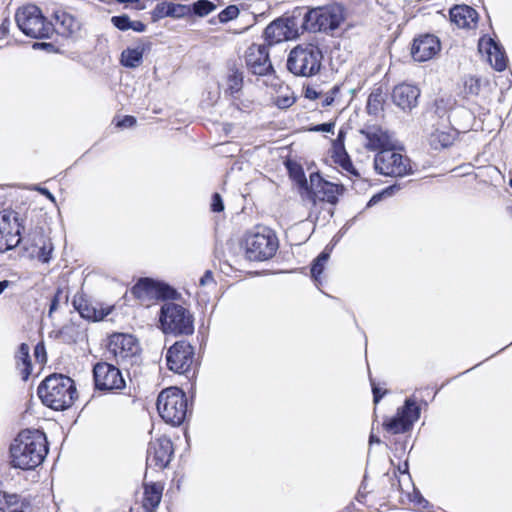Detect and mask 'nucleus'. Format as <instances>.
I'll return each instance as SVG.
<instances>
[{"mask_svg":"<svg viewBox=\"0 0 512 512\" xmlns=\"http://www.w3.org/2000/svg\"><path fill=\"white\" fill-rule=\"evenodd\" d=\"M48 442L44 432L24 429L10 446L11 465L22 470H33L41 465L48 454Z\"/></svg>","mask_w":512,"mask_h":512,"instance_id":"f257e3e1","label":"nucleus"},{"mask_svg":"<svg viewBox=\"0 0 512 512\" xmlns=\"http://www.w3.org/2000/svg\"><path fill=\"white\" fill-rule=\"evenodd\" d=\"M49 234L50 229L46 213L41 209L33 208L19 247L29 258L48 263L52 258L54 249Z\"/></svg>","mask_w":512,"mask_h":512,"instance_id":"f03ea898","label":"nucleus"},{"mask_svg":"<svg viewBox=\"0 0 512 512\" xmlns=\"http://www.w3.org/2000/svg\"><path fill=\"white\" fill-rule=\"evenodd\" d=\"M37 395L43 405L54 411H65L78 399L75 381L62 373L46 376L38 385Z\"/></svg>","mask_w":512,"mask_h":512,"instance_id":"7ed1b4c3","label":"nucleus"},{"mask_svg":"<svg viewBox=\"0 0 512 512\" xmlns=\"http://www.w3.org/2000/svg\"><path fill=\"white\" fill-rule=\"evenodd\" d=\"M32 209L19 205L0 210V253L20 246Z\"/></svg>","mask_w":512,"mask_h":512,"instance_id":"20e7f679","label":"nucleus"},{"mask_svg":"<svg viewBox=\"0 0 512 512\" xmlns=\"http://www.w3.org/2000/svg\"><path fill=\"white\" fill-rule=\"evenodd\" d=\"M105 348L107 359L125 369L141 361V344L133 334L113 332L107 336Z\"/></svg>","mask_w":512,"mask_h":512,"instance_id":"39448f33","label":"nucleus"},{"mask_svg":"<svg viewBox=\"0 0 512 512\" xmlns=\"http://www.w3.org/2000/svg\"><path fill=\"white\" fill-rule=\"evenodd\" d=\"M164 301L160 308L159 323L166 335L188 336L194 333V316L185 302Z\"/></svg>","mask_w":512,"mask_h":512,"instance_id":"423d86ee","label":"nucleus"},{"mask_svg":"<svg viewBox=\"0 0 512 512\" xmlns=\"http://www.w3.org/2000/svg\"><path fill=\"white\" fill-rule=\"evenodd\" d=\"M134 300L144 307H150L158 301L181 300L182 295L168 283L150 277H141L130 288Z\"/></svg>","mask_w":512,"mask_h":512,"instance_id":"0eeeda50","label":"nucleus"},{"mask_svg":"<svg viewBox=\"0 0 512 512\" xmlns=\"http://www.w3.org/2000/svg\"><path fill=\"white\" fill-rule=\"evenodd\" d=\"M373 165L376 173L385 177L403 178L413 174V164L403 147L395 144L375 154Z\"/></svg>","mask_w":512,"mask_h":512,"instance_id":"6e6552de","label":"nucleus"},{"mask_svg":"<svg viewBox=\"0 0 512 512\" xmlns=\"http://www.w3.org/2000/svg\"><path fill=\"white\" fill-rule=\"evenodd\" d=\"M323 53L314 43H301L289 53L287 69L295 76L312 77L320 72Z\"/></svg>","mask_w":512,"mask_h":512,"instance_id":"1a4fd4ad","label":"nucleus"},{"mask_svg":"<svg viewBox=\"0 0 512 512\" xmlns=\"http://www.w3.org/2000/svg\"><path fill=\"white\" fill-rule=\"evenodd\" d=\"M243 247L250 261H266L276 254L279 240L272 229L258 226L246 233Z\"/></svg>","mask_w":512,"mask_h":512,"instance_id":"9d476101","label":"nucleus"},{"mask_svg":"<svg viewBox=\"0 0 512 512\" xmlns=\"http://www.w3.org/2000/svg\"><path fill=\"white\" fill-rule=\"evenodd\" d=\"M15 20L19 29L28 37L49 39L54 33V26L42 13L41 9L28 4L17 9Z\"/></svg>","mask_w":512,"mask_h":512,"instance_id":"9b49d317","label":"nucleus"},{"mask_svg":"<svg viewBox=\"0 0 512 512\" xmlns=\"http://www.w3.org/2000/svg\"><path fill=\"white\" fill-rule=\"evenodd\" d=\"M166 364L170 371L194 378L198 366L194 346L186 340L176 341L166 352Z\"/></svg>","mask_w":512,"mask_h":512,"instance_id":"f8f14e48","label":"nucleus"},{"mask_svg":"<svg viewBox=\"0 0 512 512\" xmlns=\"http://www.w3.org/2000/svg\"><path fill=\"white\" fill-rule=\"evenodd\" d=\"M345 20L344 9L340 5H327L310 9L304 17L303 26L309 31H333Z\"/></svg>","mask_w":512,"mask_h":512,"instance_id":"ddd939ff","label":"nucleus"},{"mask_svg":"<svg viewBox=\"0 0 512 512\" xmlns=\"http://www.w3.org/2000/svg\"><path fill=\"white\" fill-rule=\"evenodd\" d=\"M310 185L304 188L302 197L307 199L312 206L318 203H328L335 206L339 197L345 192L343 184H336L325 180L319 173H312L310 175Z\"/></svg>","mask_w":512,"mask_h":512,"instance_id":"4468645a","label":"nucleus"},{"mask_svg":"<svg viewBox=\"0 0 512 512\" xmlns=\"http://www.w3.org/2000/svg\"><path fill=\"white\" fill-rule=\"evenodd\" d=\"M156 408L159 416H187V413H191L186 394L176 387L164 389L159 393Z\"/></svg>","mask_w":512,"mask_h":512,"instance_id":"2eb2a0df","label":"nucleus"},{"mask_svg":"<svg viewBox=\"0 0 512 512\" xmlns=\"http://www.w3.org/2000/svg\"><path fill=\"white\" fill-rule=\"evenodd\" d=\"M93 380L95 389L99 391L122 390L126 385L120 369L106 361L93 366Z\"/></svg>","mask_w":512,"mask_h":512,"instance_id":"dca6fc26","label":"nucleus"},{"mask_svg":"<svg viewBox=\"0 0 512 512\" xmlns=\"http://www.w3.org/2000/svg\"><path fill=\"white\" fill-rule=\"evenodd\" d=\"M72 305L83 319L93 322L102 321L115 309L114 305H106L92 300L82 290L73 296Z\"/></svg>","mask_w":512,"mask_h":512,"instance_id":"f3484780","label":"nucleus"},{"mask_svg":"<svg viewBox=\"0 0 512 512\" xmlns=\"http://www.w3.org/2000/svg\"><path fill=\"white\" fill-rule=\"evenodd\" d=\"M244 59L248 71L254 75L266 76L274 71L269 58V47L265 44L250 45Z\"/></svg>","mask_w":512,"mask_h":512,"instance_id":"a211bd4d","label":"nucleus"},{"mask_svg":"<svg viewBox=\"0 0 512 512\" xmlns=\"http://www.w3.org/2000/svg\"><path fill=\"white\" fill-rule=\"evenodd\" d=\"M436 392L432 388L425 387L416 389L404 401V404L397 408L394 416H420L427 411L429 402L435 397Z\"/></svg>","mask_w":512,"mask_h":512,"instance_id":"6ab92c4d","label":"nucleus"},{"mask_svg":"<svg viewBox=\"0 0 512 512\" xmlns=\"http://www.w3.org/2000/svg\"><path fill=\"white\" fill-rule=\"evenodd\" d=\"M174 448L172 441L167 437H160L152 441L147 451V465L156 469H164L172 460Z\"/></svg>","mask_w":512,"mask_h":512,"instance_id":"aec40b11","label":"nucleus"},{"mask_svg":"<svg viewBox=\"0 0 512 512\" xmlns=\"http://www.w3.org/2000/svg\"><path fill=\"white\" fill-rule=\"evenodd\" d=\"M367 151L376 152L393 145L392 133L378 124H367L360 130Z\"/></svg>","mask_w":512,"mask_h":512,"instance_id":"412c9836","label":"nucleus"},{"mask_svg":"<svg viewBox=\"0 0 512 512\" xmlns=\"http://www.w3.org/2000/svg\"><path fill=\"white\" fill-rule=\"evenodd\" d=\"M294 22L290 18H278L264 29L263 37L270 47L276 43L296 37L297 31L293 28Z\"/></svg>","mask_w":512,"mask_h":512,"instance_id":"4be33fe9","label":"nucleus"},{"mask_svg":"<svg viewBox=\"0 0 512 512\" xmlns=\"http://www.w3.org/2000/svg\"><path fill=\"white\" fill-rule=\"evenodd\" d=\"M421 90L418 86L402 82L394 86L392 102L404 112H410L418 105Z\"/></svg>","mask_w":512,"mask_h":512,"instance_id":"5701e85b","label":"nucleus"},{"mask_svg":"<svg viewBox=\"0 0 512 512\" xmlns=\"http://www.w3.org/2000/svg\"><path fill=\"white\" fill-rule=\"evenodd\" d=\"M439 39L432 34H421L414 38L411 47V56L415 61L425 62L440 52Z\"/></svg>","mask_w":512,"mask_h":512,"instance_id":"b1692460","label":"nucleus"},{"mask_svg":"<svg viewBox=\"0 0 512 512\" xmlns=\"http://www.w3.org/2000/svg\"><path fill=\"white\" fill-rule=\"evenodd\" d=\"M478 50L486 55L487 61L497 71H503L507 67L508 59L504 49L492 38L483 36L479 39Z\"/></svg>","mask_w":512,"mask_h":512,"instance_id":"393cba45","label":"nucleus"},{"mask_svg":"<svg viewBox=\"0 0 512 512\" xmlns=\"http://www.w3.org/2000/svg\"><path fill=\"white\" fill-rule=\"evenodd\" d=\"M54 32L63 37H72L81 29V22L65 9H56L52 13Z\"/></svg>","mask_w":512,"mask_h":512,"instance_id":"a878e982","label":"nucleus"},{"mask_svg":"<svg viewBox=\"0 0 512 512\" xmlns=\"http://www.w3.org/2000/svg\"><path fill=\"white\" fill-rule=\"evenodd\" d=\"M450 21L461 29H475L478 24V12L468 5H455L450 11Z\"/></svg>","mask_w":512,"mask_h":512,"instance_id":"bb28decb","label":"nucleus"},{"mask_svg":"<svg viewBox=\"0 0 512 512\" xmlns=\"http://www.w3.org/2000/svg\"><path fill=\"white\" fill-rule=\"evenodd\" d=\"M458 137L456 130L447 128L436 129L428 137L429 146L434 150H442L451 147Z\"/></svg>","mask_w":512,"mask_h":512,"instance_id":"cd10ccee","label":"nucleus"},{"mask_svg":"<svg viewBox=\"0 0 512 512\" xmlns=\"http://www.w3.org/2000/svg\"><path fill=\"white\" fill-rule=\"evenodd\" d=\"M151 43L146 41L142 42L135 48H127L122 51L120 57V63L127 68H136L142 64L143 55L146 51H149Z\"/></svg>","mask_w":512,"mask_h":512,"instance_id":"c85d7f7f","label":"nucleus"},{"mask_svg":"<svg viewBox=\"0 0 512 512\" xmlns=\"http://www.w3.org/2000/svg\"><path fill=\"white\" fill-rule=\"evenodd\" d=\"M244 86V74L235 65L228 68L227 75L225 77V88L224 95L226 97H234V95L240 94Z\"/></svg>","mask_w":512,"mask_h":512,"instance_id":"c756f323","label":"nucleus"},{"mask_svg":"<svg viewBox=\"0 0 512 512\" xmlns=\"http://www.w3.org/2000/svg\"><path fill=\"white\" fill-rule=\"evenodd\" d=\"M15 366L23 381H27L32 373V362L28 344L21 343L14 355Z\"/></svg>","mask_w":512,"mask_h":512,"instance_id":"7c9ffc66","label":"nucleus"},{"mask_svg":"<svg viewBox=\"0 0 512 512\" xmlns=\"http://www.w3.org/2000/svg\"><path fill=\"white\" fill-rule=\"evenodd\" d=\"M386 99L382 86L375 87L368 96L366 111L369 115L379 116L384 112Z\"/></svg>","mask_w":512,"mask_h":512,"instance_id":"2f4dec72","label":"nucleus"},{"mask_svg":"<svg viewBox=\"0 0 512 512\" xmlns=\"http://www.w3.org/2000/svg\"><path fill=\"white\" fill-rule=\"evenodd\" d=\"M163 486L159 483L147 484L144 487L143 507L152 512L158 507L162 498Z\"/></svg>","mask_w":512,"mask_h":512,"instance_id":"473e14b6","label":"nucleus"},{"mask_svg":"<svg viewBox=\"0 0 512 512\" xmlns=\"http://www.w3.org/2000/svg\"><path fill=\"white\" fill-rule=\"evenodd\" d=\"M380 425L383 432L389 435H396L410 430L413 422L411 418H385Z\"/></svg>","mask_w":512,"mask_h":512,"instance_id":"72a5a7b5","label":"nucleus"},{"mask_svg":"<svg viewBox=\"0 0 512 512\" xmlns=\"http://www.w3.org/2000/svg\"><path fill=\"white\" fill-rule=\"evenodd\" d=\"M331 159L334 162V164L338 165L346 174L357 178L360 177L346 149L339 151H331Z\"/></svg>","mask_w":512,"mask_h":512,"instance_id":"f704fd0d","label":"nucleus"},{"mask_svg":"<svg viewBox=\"0 0 512 512\" xmlns=\"http://www.w3.org/2000/svg\"><path fill=\"white\" fill-rule=\"evenodd\" d=\"M0 512H28V505L15 494H3L0 498Z\"/></svg>","mask_w":512,"mask_h":512,"instance_id":"c9c22d12","label":"nucleus"},{"mask_svg":"<svg viewBox=\"0 0 512 512\" xmlns=\"http://www.w3.org/2000/svg\"><path fill=\"white\" fill-rule=\"evenodd\" d=\"M284 164L290 179L302 189L307 187L308 182L302 165L292 159H287Z\"/></svg>","mask_w":512,"mask_h":512,"instance_id":"e433bc0d","label":"nucleus"},{"mask_svg":"<svg viewBox=\"0 0 512 512\" xmlns=\"http://www.w3.org/2000/svg\"><path fill=\"white\" fill-rule=\"evenodd\" d=\"M330 257V251L325 248L312 262L311 265V277L315 281V283L321 284V275L324 271L325 265Z\"/></svg>","mask_w":512,"mask_h":512,"instance_id":"4c0bfd02","label":"nucleus"},{"mask_svg":"<svg viewBox=\"0 0 512 512\" xmlns=\"http://www.w3.org/2000/svg\"><path fill=\"white\" fill-rule=\"evenodd\" d=\"M190 17H205L216 10L217 5L209 0H198L189 4Z\"/></svg>","mask_w":512,"mask_h":512,"instance_id":"58836bf2","label":"nucleus"},{"mask_svg":"<svg viewBox=\"0 0 512 512\" xmlns=\"http://www.w3.org/2000/svg\"><path fill=\"white\" fill-rule=\"evenodd\" d=\"M481 90V80L476 76H466L463 79L462 94L464 98L479 95Z\"/></svg>","mask_w":512,"mask_h":512,"instance_id":"ea45409f","label":"nucleus"},{"mask_svg":"<svg viewBox=\"0 0 512 512\" xmlns=\"http://www.w3.org/2000/svg\"><path fill=\"white\" fill-rule=\"evenodd\" d=\"M169 7L170 2L165 0L159 2L150 12L151 22L155 23L165 17H170Z\"/></svg>","mask_w":512,"mask_h":512,"instance_id":"a19ab883","label":"nucleus"},{"mask_svg":"<svg viewBox=\"0 0 512 512\" xmlns=\"http://www.w3.org/2000/svg\"><path fill=\"white\" fill-rule=\"evenodd\" d=\"M240 14V10L237 5H229L223 9L218 15L217 19L220 23L225 24L231 20L236 19Z\"/></svg>","mask_w":512,"mask_h":512,"instance_id":"79ce46f5","label":"nucleus"},{"mask_svg":"<svg viewBox=\"0 0 512 512\" xmlns=\"http://www.w3.org/2000/svg\"><path fill=\"white\" fill-rule=\"evenodd\" d=\"M169 11L172 18L190 17L189 5L170 2Z\"/></svg>","mask_w":512,"mask_h":512,"instance_id":"37998d69","label":"nucleus"},{"mask_svg":"<svg viewBox=\"0 0 512 512\" xmlns=\"http://www.w3.org/2000/svg\"><path fill=\"white\" fill-rule=\"evenodd\" d=\"M231 99V104L237 110L241 112H250L253 109L254 103L249 99H241L240 95H234V97H229Z\"/></svg>","mask_w":512,"mask_h":512,"instance_id":"c03bdc74","label":"nucleus"},{"mask_svg":"<svg viewBox=\"0 0 512 512\" xmlns=\"http://www.w3.org/2000/svg\"><path fill=\"white\" fill-rule=\"evenodd\" d=\"M114 126L118 129L131 128L136 125L137 120L132 115L115 116L112 120Z\"/></svg>","mask_w":512,"mask_h":512,"instance_id":"a18cd8bd","label":"nucleus"},{"mask_svg":"<svg viewBox=\"0 0 512 512\" xmlns=\"http://www.w3.org/2000/svg\"><path fill=\"white\" fill-rule=\"evenodd\" d=\"M370 383L373 393V403L376 407L380 400L388 393V390L385 388V384L381 385L373 379H370Z\"/></svg>","mask_w":512,"mask_h":512,"instance_id":"49530a36","label":"nucleus"},{"mask_svg":"<svg viewBox=\"0 0 512 512\" xmlns=\"http://www.w3.org/2000/svg\"><path fill=\"white\" fill-rule=\"evenodd\" d=\"M111 23L120 31H127L131 27V20L126 14L113 16L111 18Z\"/></svg>","mask_w":512,"mask_h":512,"instance_id":"de8ad7c7","label":"nucleus"},{"mask_svg":"<svg viewBox=\"0 0 512 512\" xmlns=\"http://www.w3.org/2000/svg\"><path fill=\"white\" fill-rule=\"evenodd\" d=\"M118 3L125 4L124 8L132 10H144L151 0H115Z\"/></svg>","mask_w":512,"mask_h":512,"instance_id":"09e8293b","label":"nucleus"},{"mask_svg":"<svg viewBox=\"0 0 512 512\" xmlns=\"http://www.w3.org/2000/svg\"><path fill=\"white\" fill-rule=\"evenodd\" d=\"M339 93H340V85H334L328 92H326L323 95L321 106L322 107L331 106L334 103L336 97L339 95Z\"/></svg>","mask_w":512,"mask_h":512,"instance_id":"8fccbe9b","label":"nucleus"},{"mask_svg":"<svg viewBox=\"0 0 512 512\" xmlns=\"http://www.w3.org/2000/svg\"><path fill=\"white\" fill-rule=\"evenodd\" d=\"M34 357L36 362L41 365H44L47 362V352L43 341H40L34 347Z\"/></svg>","mask_w":512,"mask_h":512,"instance_id":"3c124183","label":"nucleus"},{"mask_svg":"<svg viewBox=\"0 0 512 512\" xmlns=\"http://www.w3.org/2000/svg\"><path fill=\"white\" fill-rule=\"evenodd\" d=\"M335 125H336V121L332 120L330 122H326V123H322V124H317V125L311 126V127H309L307 129V131H309V132H328V133H333Z\"/></svg>","mask_w":512,"mask_h":512,"instance_id":"603ef678","label":"nucleus"},{"mask_svg":"<svg viewBox=\"0 0 512 512\" xmlns=\"http://www.w3.org/2000/svg\"><path fill=\"white\" fill-rule=\"evenodd\" d=\"M63 295V289L58 287L55 291L54 296L51 299L48 315L51 316L57 309L61 300V297Z\"/></svg>","mask_w":512,"mask_h":512,"instance_id":"864d4df0","label":"nucleus"},{"mask_svg":"<svg viewBox=\"0 0 512 512\" xmlns=\"http://www.w3.org/2000/svg\"><path fill=\"white\" fill-rule=\"evenodd\" d=\"M211 211L220 213L224 210V203L219 193H214L211 198Z\"/></svg>","mask_w":512,"mask_h":512,"instance_id":"5fc2aeb1","label":"nucleus"},{"mask_svg":"<svg viewBox=\"0 0 512 512\" xmlns=\"http://www.w3.org/2000/svg\"><path fill=\"white\" fill-rule=\"evenodd\" d=\"M345 136V131L340 130L338 132L337 138L332 141V151L345 150Z\"/></svg>","mask_w":512,"mask_h":512,"instance_id":"6e6d98bb","label":"nucleus"},{"mask_svg":"<svg viewBox=\"0 0 512 512\" xmlns=\"http://www.w3.org/2000/svg\"><path fill=\"white\" fill-rule=\"evenodd\" d=\"M295 103V98L290 96H278L275 100V104L281 108L286 109L291 107Z\"/></svg>","mask_w":512,"mask_h":512,"instance_id":"4d7b16f0","label":"nucleus"},{"mask_svg":"<svg viewBox=\"0 0 512 512\" xmlns=\"http://www.w3.org/2000/svg\"><path fill=\"white\" fill-rule=\"evenodd\" d=\"M215 285V279L213 276V272L211 270H206L205 273L202 275V277L199 280L200 286H207V285Z\"/></svg>","mask_w":512,"mask_h":512,"instance_id":"13d9d810","label":"nucleus"},{"mask_svg":"<svg viewBox=\"0 0 512 512\" xmlns=\"http://www.w3.org/2000/svg\"><path fill=\"white\" fill-rule=\"evenodd\" d=\"M186 418H160V424L171 427H179L184 424Z\"/></svg>","mask_w":512,"mask_h":512,"instance_id":"bf43d9fd","label":"nucleus"},{"mask_svg":"<svg viewBox=\"0 0 512 512\" xmlns=\"http://www.w3.org/2000/svg\"><path fill=\"white\" fill-rule=\"evenodd\" d=\"M321 95H322L321 92H318L314 88L309 87V86L304 90V96H305V98H307L309 100H316V99L320 98Z\"/></svg>","mask_w":512,"mask_h":512,"instance_id":"052dcab7","label":"nucleus"},{"mask_svg":"<svg viewBox=\"0 0 512 512\" xmlns=\"http://www.w3.org/2000/svg\"><path fill=\"white\" fill-rule=\"evenodd\" d=\"M386 194H387V191H386V190H384V191H381V192H379V193L374 194V195L370 198V200L368 201V203H367V207H371V206H373V205L377 204L378 202H380V201H381V200L386 196Z\"/></svg>","mask_w":512,"mask_h":512,"instance_id":"680f3d73","label":"nucleus"},{"mask_svg":"<svg viewBox=\"0 0 512 512\" xmlns=\"http://www.w3.org/2000/svg\"><path fill=\"white\" fill-rule=\"evenodd\" d=\"M380 423L374 421L373 424H372V431H371V434H370V437H369V442L370 444L372 443H380V438L375 434V431L376 430H379V427H380Z\"/></svg>","mask_w":512,"mask_h":512,"instance_id":"e2e57ef3","label":"nucleus"},{"mask_svg":"<svg viewBox=\"0 0 512 512\" xmlns=\"http://www.w3.org/2000/svg\"><path fill=\"white\" fill-rule=\"evenodd\" d=\"M11 25V21L9 18H4L0 25V35L1 37H6L9 34V28Z\"/></svg>","mask_w":512,"mask_h":512,"instance_id":"0e129e2a","label":"nucleus"},{"mask_svg":"<svg viewBox=\"0 0 512 512\" xmlns=\"http://www.w3.org/2000/svg\"><path fill=\"white\" fill-rule=\"evenodd\" d=\"M147 26L145 23H143L142 21H131V27L130 29H132L133 31L135 32H144L146 30Z\"/></svg>","mask_w":512,"mask_h":512,"instance_id":"69168bd1","label":"nucleus"},{"mask_svg":"<svg viewBox=\"0 0 512 512\" xmlns=\"http://www.w3.org/2000/svg\"><path fill=\"white\" fill-rule=\"evenodd\" d=\"M11 281L9 280H0V295L3 293V291L8 288L11 285Z\"/></svg>","mask_w":512,"mask_h":512,"instance_id":"338daca9","label":"nucleus"},{"mask_svg":"<svg viewBox=\"0 0 512 512\" xmlns=\"http://www.w3.org/2000/svg\"><path fill=\"white\" fill-rule=\"evenodd\" d=\"M40 191L48 198L53 199V195L47 189L43 188Z\"/></svg>","mask_w":512,"mask_h":512,"instance_id":"774afa93","label":"nucleus"}]
</instances>
